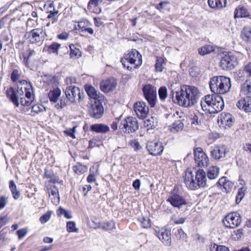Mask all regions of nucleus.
<instances>
[{
  "instance_id": "nucleus-45",
  "label": "nucleus",
  "mask_w": 251,
  "mask_h": 251,
  "mask_svg": "<svg viewBox=\"0 0 251 251\" xmlns=\"http://www.w3.org/2000/svg\"><path fill=\"white\" fill-rule=\"evenodd\" d=\"M67 230L69 232H77L78 228L75 227V223L74 221H69L67 223Z\"/></svg>"
},
{
  "instance_id": "nucleus-2",
  "label": "nucleus",
  "mask_w": 251,
  "mask_h": 251,
  "mask_svg": "<svg viewBox=\"0 0 251 251\" xmlns=\"http://www.w3.org/2000/svg\"><path fill=\"white\" fill-rule=\"evenodd\" d=\"M203 111L214 114L220 112L224 107V102L221 96L214 93L205 96L201 101Z\"/></svg>"
},
{
  "instance_id": "nucleus-31",
  "label": "nucleus",
  "mask_w": 251,
  "mask_h": 251,
  "mask_svg": "<svg viewBox=\"0 0 251 251\" xmlns=\"http://www.w3.org/2000/svg\"><path fill=\"white\" fill-rule=\"evenodd\" d=\"M9 189L13 198L15 200L18 199L21 196L20 192L17 189V186L13 180L9 181Z\"/></svg>"
},
{
  "instance_id": "nucleus-21",
  "label": "nucleus",
  "mask_w": 251,
  "mask_h": 251,
  "mask_svg": "<svg viewBox=\"0 0 251 251\" xmlns=\"http://www.w3.org/2000/svg\"><path fill=\"white\" fill-rule=\"evenodd\" d=\"M196 180L198 184V188L208 187L205 172L202 169L195 171Z\"/></svg>"
},
{
  "instance_id": "nucleus-18",
  "label": "nucleus",
  "mask_w": 251,
  "mask_h": 251,
  "mask_svg": "<svg viewBox=\"0 0 251 251\" xmlns=\"http://www.w3.org/2000/svg\"><path fill=\"white\" fill-rule=\"evenodd\" d=\"M156 235L165 245H171L172 240L170 230L162 228L158 231H156Z\"/></svg>"
},
{
  "instance_id": "nucleus-64",
  "label": "nucleus",
  "mask_w": 251,
  "mask_h": 251,
  "mask_svg": "<svg viewBox=\"0 0 251 251\" xmlns=\"http://www.w3.org/2000/svg\"><path fill=\"white\" fill-rule=\"evenodd\" d=\"M233 186V183L229 180H227L226 182L225 183L223 187L226 191H229L231 189Z\"/></svg>"
},
{
  "instance_id": "nucleus-49",
  "label": "nucleus",
  "mask_w": 251,
  "mask_h": 251,
  "mask_svg": "<svg viewBox=\"0 0 251 251\" xmlns=\"http://www.w3.org/2000/svg\"><path fill=\"white\" fill-rule=\"evenodd\" d=\"M102 0H90L88 3L87 8L88 10H91L94 7H96L98 5L102 2Z\"/></svg>"
},
{
  "instance_id": "nucleus-3",
  "label": "nucleus",
  "mask_w": 251,
  "mask_h": 251,
  "mask_svg": "<svg viewBox=\"0 0 251 251\" xmlns=\"http://www.w3.org/2000/svg\"><path fill=\"white\" fill-rule=\"evenodd\" d=\"M209 86L213 93L218 95L225 94L230 91V79L223 75L214 76L210 79Z\"/></svg>"
},
{
  "instance_id": "nucleus-29",
  "label": "nucleus",
  "mask_w": 251,
  "mask_h": 251,
  "mask_svg": "<svg viewBox=\"0 0 251 251\" xmlns=\"http://www.w3.org/2000/svg\"><path fill=\"white\" fill-rule=\"evenodd\" d=\"M219 174V169L217 166H211L208 169L207 176L209 179L212 180L217 178Z\"/></svg>"
},
{
  "instance_id": "nucleus-39",
  "label": "nucleus",
  "mask_w": 251,
  "mask_h": 251,
  "mask_svg": "<svg viewBox=\"0 0 251 251\" xmlns=\"http://www.w3.org/2000/svg\"><path fill=\"white\" fill-rule=\"evenodd\" d=\"M242 39L246 42L251 41V28L249 27L244 28L241 34Z\"/></svg>"
},
{
  "instance_id": "nucleus-27",
  "label": "nucleus",
  "mask_w": 251,
  "mask_h": 251,
  "mask_svg": "<svg viewBox=\"0 0 251 251\" xmlns=\"http://www.w3.org/2000/svg\"><path fill=\"white\" fill-rule=\"evenodd\" d=\"M61 94V90L58 88L51 89L48 93V97L50 101L56 103Z\"/></svg>"
},
{
  "instance_id": "nucleus-14",
  "label": "nucleus",
  "mask_w": 251,
  "mask_h": 251,
  "mask_svg": "<svg viewBox=\"0 0 251 251\" xmlns=\"http://www.w3.org/2000/svg\"><path fill=\"white\" fill-rule=\"evenodd\" d=\"M195 161L199 167H206L209 159L201 148H196L194 151Z\"/></svg>"
},
{
  "instance_id": "nucleus-22",
  "label": "nucleus",
  "mask_w": 251,
  "mask_h": 251,
  "mask_svg": "<svg viewBox=\"0 0 251 251\" xmlns=\"http://www.w3.org/2000/svg\"><path fill=\"white\" fill-rule=\"evenodd\" d=\"M6 95L16 106H19V95L16 91V88L10 87L8 88L6 91Z\"/></svg>"
},
{
  "instance_id": "nucleus-30",
  "label": "nucleus",
  "mask_w": 251,
  "mask_h": 251,
  "mask_svg": "<svg viewBox=\"0 0 251 251\" xmlns=\"http://www.w3.org/2000/svg\"><path fill=\"white\" fill-rule=\"evenodd\" d=\"M234 78L238 82L246 81L247 79H249L250 78L244 68L242 70H239L236 72L234 75Z\"/></svg>"
},
{
  "instance_id": "nucleus-54",
  "label": "nucleus",
  "mask_w": 251,
  "mask_h": 251,
  "mask_svg": "<svg viewBox=\"0 0 251 251\" xmlns=\"http://www.w3.org/2000/svg\"><path fill=\"white\" fill-rule=\"evenodd\" d=\"M211 251H229L228 248L225 246L214 244L211 248Z\"/></svg>"
},
{
  "instance_id": "nucleus-57",
  "label": "nucleus",
  "mask_w": 251,
  "mask_h": 251,
  "mask_svg": "<svg viewBox=\"0 0 251 251\" xmlns=\"http://www.w3.org/2000/svg\"><path fill=\"white\" fill-rule=\"evenodd\" d=\"M49 193L50 192V195H55L59 194V189L57 186L54 184H50L48 189Z\"/></svg>"
},
{
  "instance_id": "nucleus-44",
  "label": "nucleus",
  "mask_w": 251,
  "mask_h": 251,
  "mask_svg": "<svg viewBox=\"0 0 251 251\" xmlns=\"http://www.w3.org/2000/svg\"><path fill=\"white\" fill-rule=\"evenodd\" d=\"M246 189L244 187H241L238 189L237 194L236 196V202L239 203L243 199L245 196V192Z\"/></svg>"
},
{
  "instance_id": "nucleus-13",
  "label": "nucleus",
  "mask_w": 251,
  "mask_h": 251,
  "mask_svg": "<svg viewBox=\"0 0 251 251\" xmlns=\"http://www.w3.org/2000/svg\"><path fill=\"white\" fill-rule=\"evenodd\" d=\"M229 150L227 146L224 145L216 146L210 151L211 157L216 160H224Z\"/></svg>"
},
{
  "instance_id": "nucleus-5",
  "label": "nucleus",
  "mask_w": 251,
  "mask_h": 251,
  "mask_svg": "<svg viewBox=\"0 0 251 251\" xmlns=\"http://www.w3.org/2000/svg\"><path fill=\"white\" fill-rule=\"evenodd\" d=\"M121 62L125 68H126L128 70H131L133 68L129 66L128 63L134 65V69L138 68L142 63V55L136 50L132 49L128 53L125 54Z\"/></svg>"
},
{
  "instance_id": "nucleus-37",
  "label": "nucleus",
  "mask_w": 251,
  "mask_h": 251,
  "mask_svg": "<svg viewBox=\"0 0 251 251\" xmlns=\"http://www.w3.org/2000/svg\"><path fill=\"white\" fill-rule=\"evenodd\" d=\"M214 50L213 46L210 45H205L198 49L199 53L201 55H205L210 53Z\"/></svg>"
},
{
  "instance_id": "nucleus-46",
  "label": "nucleus",
  "mask_w": 251,
  "mask_h": 251,
  "mask_svg": "<svg viewBox=\"0 0 251 251\" xmlns=\"http://www.w3.org/2000/svg\"><path fill=\"white\" fill-rule=\"evenodd\" d=\"M52 214L51 211H48L40 218V221L42 224H45L50 220Z\"/></svg>"
},
{
  "instance_id": "nucleus-50",
  "label": "nucleus",
  "mask_w": 251,
  "mask_h": 251,
  "mask_svg": "<svg viewBox=\"0 0 251 251\" xmlns=\"http://www.w3.org/2000/svg\"><path fill=\"white\" fill-rule=\"evenodd\" d=\"M163 59L162 57H157L155 65L156 71L161 72L163 71L164 68L163 66Z\"/></svg>"
},
{
  "instance_id": "nucleus-8",
  "label": "nucleus",
  "mask_w": 251,
  "mask_h": 251,
  "mask_svg": "<svg viewBox=\"0 0 251 251\" xmlns=\"http://www.w3.org/2000/svg\"><path fill=\"white\" fill-rule=\"evenodd\" d=\"M142 91L146 100L151 107H154L157 101L156 88L150 84H148L143 86Z\"/></svg>"
},
{
  "instance_id": "nucleus-59",
  "label": "nucleus",
  "mask_w": 251,
  "mask_h": 251,
  "mask_svg": "<svg viewBox=\"0 0 251 251\" xmlns=\"http://www.w3.org/2000/svg\"><path fill=\"white\" fill-rule=\"evenodd\" d=\"M168 3L169 2L167 1H161L158 4H156L155 5V7L157 10L161 11L162 9H165Z\"/></svg>"
},
{
  "instance_id": "nucleus-38",
  "label": "nucleus",
  "mask_w": 251,
  "mask_h": 251,
  "mask_svg": "<svg viewBox=\"0 0 251 251\" xmlns=\"http://www.w3.org/2000/svg\"><path fill=\"white\" fill-rule=\"evenodd\" d=\"M87 170L88 167L87 166L83 165L80 163H77L76 165L74 167V172L78 175L84 174Z\"/></svg>"
},
{
  "instance_id": "nucleus-1",
  "label": "nucleus",
  "mask_w": 251,
  "mask_h": 251,
  "mask_svg": "<svg viewBox=\"0 0 251 251\" xmlns=\"http://www.w3.org/2000/svg\"><path fill=\"white\" fill-rule=\"evenodd\" d=\"M176 84H173L171 85L170 89L171 92L170 95L173 99L175 94L176 95L178 105L189 107L197 103L200 97V92L197 87L186 85L176 87Z\"/></svg>"
},
{
  "instance_id": "nucleus-6",
  "label": "nucleus",
  "mask_w": 251,
  "mask_h": 251,
  "mask_svg": "<svg viewBox=\"0 0 251 251\" xmlns=\"http://www.w3.org/2000/svg\"><path fill=\"white\" fill-rule=\"evenodd\" d=\"M119 128L128 133L134 132L139 128L138 121L135 117H127L121 122Z\"/></svg>"
},
{
  "instance_id": "nucleus-52",
  "label": "nucleus",
  "mask_w": 251,
  "mask_h": 251,
  "mask_svg": "<svg viewBox=\"0 0 251 251\" xmlns=\"http://www.w3.org/2000/svg\"><path fill=\"white\" fill-rule=\"evenodd\" d=\"M49 198L51 200V202L57 205L60 202V197L59 194L55 195H50V192L49 193Z\"/></svg>"
},
{
  "instance_id": "nucleus-12",
  "label": "nucleus",
  "mask_w": 251,
  "mask_h": 251,
  "mask_svg": "<svg viewBox=\"0 0 251 251\" xmlns=\"http://www.w3.org/2000/svg\"><path fill=\"white\" fill-rule=\"evenodd\" d=\"M65 94L66 98L71 102H75L76 100L80 101L81 96L83 95V93L80 92L78 87L73 86L67 87Z\"/></svg>"
},
{
  "instance_id": "nucleus-26",
  "label": "nucleus",
  "mask_w": 251,
  "mask_h": 251,
  "mask_svg": "<svg viewBox=\"0 0 251 251\" xmlns=\"http://www.w3.org/2000/svg\"><path fill=\"white\" fill-rule=\"evenodd\" d=\"M208 4L210 8L219 10L226 7V0H208Z\"/></svg>"
},
{
  "instance_id": "nucleus-19",
  "label": "nucleus",
  "mask_w": 251,
  "mask_h": 251,
  "mask_svg": "<svg viewBox=\"0 0 251 251\" xmlns=\"http://www.w3.org/2000/svg\"><path fill=\"white\" fill-rule=\"evenodd\" d=\"M236 106L245 112H251V97L241 98L236 103Z\"/></svg>"
},
{
  "instance_id": "nucleus-7",
  "label": "nucleus",
  "mask_w": 251,
  "mask_h": 251,
  "mask_svg": "<svg viewBox=\"0 0 251 251\" xmlns=\"http://www.w3.org/2000/svg\"><path fill=\"white\" fill-rule=\"evenodd\" d=\"M242 221L240 215L233 212L227 214L223 220L224 226L229 228H234L240 226Z\"/></svg>"
},
{
  "instance_id": "nucleus-25",
  "label": "nucleus",
  "mask_w": 251,
  "mask_h": 251,
  "mask_svg": "<svg viewBox=\"0 0 251 251\" xmlns=\"http://www.w3.org/2000/svg\"><path fill=\"white\" fill-rule=\"evenodd\" d=\"M250 14L248 9L243 6H239L234 10V18H248Z\"/></svg>"
},
{
  "instance_id": "nucleus-9",
  "label": "nucleus",
  "mask_w": 251,
  "mask_h": 251,
  "mask_svg": "<svg viewBox=\"0 0 251 251\" xmlns=\"http://www.w3.org/2000/svg\"><path fill=\"white\" fill-rule=\"evenodd\" d=\"M166 201L169 202L173 207L178 209L186 205L187 203L186 200L182 195L174 191L171 192L168 197Z\"/></svg>"
},
{
  "instance_id": "nucleus-51",
  "label": "nucleus",
  "mask_w": 251,
  "mask_h": 251,
  "mask_svg": "<svg viewBox=\"0 0 251 251\" xmlns=\"http://www.w3.org/2000/svg\"><path fill=\"white\" fill-rule=\"evenodd\" d=\"M49 6L50 7V8H51L52 7H53L54 4L52 2H50V3H49ZM49 13H50L48 15L47 18L48 19H51L52 18H55L57 16V15L58 13V11L55 10V9L54 8H53V10H50L49 11Z\"/></svg>"
},
{
  "instance_id": "nucleus-4",
  "label": "nucleus",
  "mask_w": 251,
  "mask_h": 251,
  "mask_svg": "<svg viewBox=\"0 0 251 251\" xmlns=\"http://www.w3.org/2000/svg\"><path fill=\"white\" fill-rule=\"evenodd\" d=\"M244 56L240 52H228L221 58L220 66L224 70H232L238 64L239 60L243 59Z\"/></svg>"
},
{
  "instance_id": "nucleus-43",
  "label": "nucleus",
  "mask_w": 251,
  "mask_h": 251,
  "mask_svg": "<svg viewBox=\"0 0 251 251\" xmlns=\"http://www.w3.org/2000/svg\"><path fill=\"white\" fill-rule=\"evenodd\" d=\"M60 47V44L57 43H53L48 48V51L50 53L58 54V50Z\"/></svg>"
},
{
  "instance_id": "nucleus-40",
  "label": "nucleus",
  "mask_w": 251,
  "mask_h": 251,
  "mask_svg": "<svg viewBox=\"0 0 251 251\" xmlns=\"http://www.w3.org/2000/svg\"><path fill=\"white\" fill-rule=\"evenodd\" d=\"M145 126L149 128H152L155 127L157 125V120L154 117L151 116V118L147 119L144 121Z\"/></svg>"
},
{
  "instance_id": "nucleus-36",
  "label": "nucleus",
  "mask_w": 251,
  "mask_h": 251,
  "mask_svg": "<svg viewBox=\"0 0 251 251\" xmlns=\"http://www.w3.org/2000/svg\"><path fill=\"white\" fill-rule=\"evenodd\" d=\"M31 56V50L30 48L24 50L21 56V57L23 58L24 63L28 67H29L30 62L29 61V59Z\"/></svg>"
},
{
  "instance_id": "nucleus-63",
  "label": "nucleus",
  "mask_w": 251,
  "mask_h": 251,
  "mask_svg": "<svg viewBox=\"0 0 251 251\" xmlns=\"http://www.w3.org/2000/svg\"><path fill=\"white\" fill-rule=\"evenodd\" d=\"M250 78H251V62L248 63L243 68Z\"/></svg>"
},
{
  "instance_id": "nucleus-10",
  "label": "nucleus",
  "mask_w": 251,
  "mask_h": 251,
  "mask_svg": "<svg viewBox=\"0 0 251 251\" xmlns=\"http://www.w3.org/2000/svg\"><path fill=\"white\" fill-rule=\"evenodd\" d=\"M88 113L89 116L94 119H100L104 113V108L102 102L100 100L92 102L88 108Z\"/></svg>"
},
{
  "instance_id": "nucleus-53",
  "label": "nucleus",
  "mask_w": 251,
  "mask_h": 251,
  "mask_svg": "<svg viewBox=\"0 0 251 251\" xmlns=\"http://www.w3.org/2000/svg\"><path fill=\"white\" fill-rule=\"evenodd\" d=\"M69 100L66 98H62L60 100V102L58 103L56 105L55 107L57 109H62L65 107L68 103Z\"/></svg>"
},
{
  "instance_id": "nucleus-47",
  "label": "nucleus",
  "mask_w": 251,
  "mask_h": 251,
  "mask_svg": "<svg viewBox=\"0 0 251 251\" xmlns=\"http://www.w3.org/2000/svg\"><path fill=\"white\" fill-rule=\"evenodd\" d=\"M100 227L106 230H110L115 227V225L113 222L110 221L102 223Z\"/></svg>"
},
{
  "instance_id": "nucleus-41",
  "label": "nucleus",
  "mask_w": 251,
  "mask_h": 251,
  "mask_svg": "<svg viewBox=\"0 0 251 251\" xmlns=\"http://www.w3.org/2000/svg\"><path fill=\"white\" fill-rule=\"evenodd\" d=\"M244 230L242 228H239L237 230H234L231 234L232 238L235 240L238 241L241 239L244 236Z\"/></svg>"
},
{
  "instance_id": "nucleus-60",
  "label": "nucleus",
  "mask_w": 251,
  "mask_h": 251,
  "mask_svg": "<svg viewBox=\"0 0 251 251\" xmlns=\"http://www.w3.org/2000/svg\"><path fill=\"white\" fill-rule=\"evenodd\" d=\"M19 239L23 238L27 233V230L25 228L19 229L16 232Z\"/></svg>"
},
{
  "instance_id": "nucleus-23",
  "label": "nucleus",
  "mask_w": 251,
  "mask_h": 251,
  "mask_svg": "<svg viewBox=\"0 0 251 251\" xmlns=\"http://www.w3.org/2000/svg\"><path fill=\"white\" fill-rule=\"evenodd\" d=\"M221 123L226 128L230 127L234 123V117L230 113H222L221 117Z\"/></svg>"
},
{
  "instance_id": "nucleus-56",
  "label": "nucleus",
  "mask_w": 251,
  "mask_h": 251,
  "mask_svg": "<svg viewBox=\"0 0 251 251\" xmlns=\"http://www.w3.org/2000/svg\"><path fill=\"white\" fill-rule=\"evenodd\" d=\"M70 57H78L81 56V52L78 49L75 48L74 50L72 49V47H70Z\"/></svg>"
},
{
  "instance_id": "nucleus-55",
  "label": "nucleus",
  "mask_w": 251,
  "mask_h": 251,
  "mask_svg": "<svg viewBox=\"0 0 251 251\" xmlns=\"http://www.w3.org/2000/svg\"><path fill=\"white\" fill-rule=\"evenodd\" d=\"M20 77V74L17 69L13 70L11 74V79L14 82H16Z\"/></svg>"
},
{
  "instance_id": "nucleus-28",
  "label": "nucleus",
  "mask_w": 251,
  "mask_h": 251,
  "mask_svg": "<svg viewBox=\"0 0 251 251\" xmlns=\"http://www.w3.org/2000/svg\"><path fill=\"white\" fill-rule=\"evenodd\" d=\"M241 92L245 96L251 97V78L247 79L242 85Z\"/></svg>"
},
{
  "instance_id": "nucleus-32",
  "label": "nucleus",
  "mask_w": 251,
  "mask_h": 251,
  "mask_svg": "<svg viewBox=\"0 0 251 251\" xmlns=\"http://www.w3.org/2000/svg\"><path fill=\"white\" fill-rule=\"evenodd\" d=\"M16 91L19 96L23 95L24 92H25V96L27 98L30 99L31 97V93L29 91V88H28L27 86L20 87L19 85H17Z\"/></svg>"
},
{
  "instance_id": "nucleus-42",
  "label": "nucleus",
  "mask_w": 251,
  "mask_h": 251,
  "mask_svg": "<svg viewBox=\"0 0 251 251\" xmlns=\"http://www.w3.org/2000/svg\"><path fill=\"white\" fill-rule=\"evenodd\" d=\"M158 95L159 99L164 101L165 100L168 96L167 89L165 86L160 87L158 90Z\"/></svg>"
},
{
  "instance_id": "nucleus-34",
  "label": "nucleus",
  "mask_w": 251,
  "mask_h": 251,
  "mask_svg": "<svg viewBox=\"0 0 251 251\" xmlns=\"http://www.w3.org/2000/svg\"><path fill=\"white\" fill-rule=\"evenodd\" d=\"M16 91L19 96L23 95L24 92H25V96L27 98L30 99L31 97V93L29 91V88H28L27 86L20 87L19 85H17Z\"/></svg>"
},
{
  "instance_id": "nucleus-61",
  "label": "nucleus",
  "mask_w": 251,
  "mask_h": 251,
  "mask_svg": "<svg viewBox=\"0 0 251 251\" xmlns=\"http://www.w3.org/2000/svg\"><path fill=\"white\" fill-rule=\"evenodd\" d=\"M129 145L134 149L135 151H137L141 148L139 142L136 140L131 141L129 142Z\"/></svg>"
},
{
  "instance_id": "nucleus-20",
  "label": "nucleus",
  "mask_w": 251,
  "mask_h": 251,
  "mask_svg": "<svg viewBox=\"0 0 251 251\" xmlns=\"http://www.w3.org/2000/svg\"><path fill=\"white\" fill-rule=\"evenodd\" d=\"M85 90L90 99L94 101H101L103 98V96L100 95L99 91L97 90L93 86L90 84L85 85Z\"/></svg>"
},
{
  "instance_id": "nucleus-16",
  "label": "nucleus",
  "mask_w": 251,
  "mask_h": 251,
  "mask_svg": "<svg viewBox=\"0 0 251 251\" xmlns=\"http://www.w3.org/2000/svg\"><path fill=\"white\" fill-rule=\"evenodd\" d=\"M146 148L150 154L157 156L162 154L164 147L161 142H148Z\"/></svg>"
},
{
  "instance_id": "nucleus-17",
  "label": "nucleus",
  "mask_w": 251,
  "mask_h": 251,
  "mask_svg": "<svg viewBox=\"0 0 251 251\" xmlns=\"http://www.w3.org/2000/svg\"><path fill=\"white\" fill-rule=\"evenodd\" d=\"M116 86L117 81L113 77L102 80L100 83V90L104 93H108L113 91Z\"/></svg>"
},
{
  "instance_id": "nucleus-58",
  "label": "nucleus",
  "mask_w": 251,
  "mask_h": 251,
  "mask_svg": "<svg viewBox=\"0 0 251 251\" xmlns=\"http://www.w3.org/2000/svg\"><path fill=\"white\" fill-rule=\"evenodd\" d=\"M141 224L143 228H148L151 226V220L149 218H142L141 220Z\"/></svg>"
},
{
  "instance_id": "nucleus-24",
  "label": "nucleus",
  "mask_w": 251,
  "mask_h": 251,
  "mask_svg": "<svg viewBox=\"0 0 251 251\" xmlns=\"http://www.w3.org/2000/svg\"><path fill=\"white\" fill-rule=\"evenodd\" d=\"M90 129L97 133H106L108 132L110 128L107 125L102 124H96L92 125L90 127Z\"/></svg>"
},
{
  "instance_id": "nucleus-48",
  "label": "nucleus",
  "mask_w": 251,
  "mask_h": 251,
  "mask_svg": "<svg viewBox=\"0 0 251 251\" xmlns=\"http://www.w3.org/2000/svg\"><path fill=\"white\" fill-rule=\"evenodd\" d=\"M176 238L179 240H185L186 239L187 235L180 228L175 233Z\"/></svg>"
},
{
  "instance_id": "nucleus-33",
  "label": "nucleus",
  "mask_w": 251,
  "mask_h": 251,
  "mask_svg": "<svg viewBox=\"0 0 251 251\" xmlns=\"http://www.w3.org/2000/svg\"><path fill=\"white\" fill-rule=\"evenodd\" d=\"M16 91L19 96L23 95L24 92H25V96L27 98L30 99L31 97V93L29 91V88H28L27 86L20 87L19 85H17Z\"/></svg>"
},
{
  "instance_id": "nucleus-62",
  "label": "nucleus",
  "mask_w": 251,
  "mask_h": 251,
  "mask_svg": "<svg viewBox=\"0 0 251 251\" xmlns=\"http://www.w3.org/2000/svg\"><path fill=\"white\" fill-rule=\"evenodd\" d=\"M75 127H74L72 128H70L65 131V133L67 135L72 137L73 139H75Z\"/></svg>"
},
{
  "instance_id": "nucleus-11",
  "label": "nucleus",
  "mask_w": 251,
  "mask_h": 251,
  "mask_svg": "<svg viewBox=\"0 0 251 251\" xmlns=\"http://www.w3.org/2000/svg\"><path fill=\"white\" fill-rule=\"evenodd\" d=\"M195 171H192L191 169H187L184 176V181L186 187L192 190H196L198 188V184L196 177Z\"/></svg>"
},
{
  "instance_id": "nucleus-15",
  "label": "nucleus",
  "mask_w": 251,
  "mask_h": 251,
  "mask_svg": "<svg viewBox=\"0 0 251 251\" xmlns=\"http://www.w3.org/2000/svg\"><path fill=\"white\" fill-rule=\"evenodd\" d=\"M133 108L139 118L145 119L149 113V107L144 102L139 101L136 102L134 104Z\"/></svg>"
},
{
  "instance_id": "nucleus-35",
  "label": "nucleus",
  "mask_w": 251,
  "mask_h": 251,
  "mask_svg": "<svg viewBox=\"0 0 251 251\" xmlns=\"http://www.w3.org/2000/svg\"><path fill=\"white\" fill-rule=\"evenodd\" d=\"M183 124L181 120L176 121L171 126H170V129L172 132L176 133L182 130Z\"/></svg>"
}]
</instances>
